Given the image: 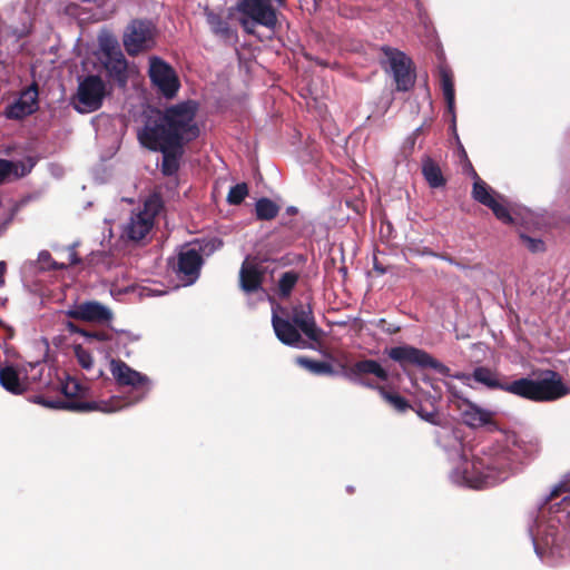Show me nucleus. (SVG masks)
<instances>
[{
    "label": "nucleus",
    "mask_w": 570,
    "mask_h": 570,
    "mask_svg": "<svg viewBox=\"0 0 570 570\" xmlns=\"http://www.w3.org/2000/svg\"><path fill=\"white\" fill-rule=\"evenodd\" d=\"M197 106L195 102H181L166 109L165 112L150 110L144 127L138 131L139 142L155 151H161V171L171 176L179 168L183 145L199 135L195 122Z\"/></svg>",
    "instance_id": "f257e3e1"
},
{
    "label": "nucleus",
    "mask_w": 570,
    "mask_h": 570,
    "mask_svg": "<svg viewBox=\"0 0 570 570\" xmlns=\"http://www.w3.org/2000/svg\"><path fill=\"white\" fill-rule=\"evenodd\" d=\"M510 445H517L513 434L503 435L502 441L473 452L471 458L464 452L450 473L451 481L472 489H483L504 481L519 456Z\"/></svg>",
    "instance_id": "f03ea898"
},
{
    "label": "nucleus",
    "mask_w": 570,
    "mask_h": 570,
    "mask_svg": "<svg viewBox=\"0 0 570 570\" xmlns=\"http://www.w3.org/2000/svg\"><path fill=\"white\" fill-rule=\"evenodd\" d=\"M570 514V484L561 482L554 485L544 503L540 507V515L529 527L534 551L543 559L548 549L552 554L557 544V525Z\"/></svg>",
    "instance_id": "7ed1b4c3"
},
{
    "label": "nucleus",
    "mask_w": 570,
    "mask_h": 570,
    "mask_svg": "<svg viewBox=\"0 0 570 570\" xmlns=\"http://www.w3.org/2000/svg\"><path fill=\"white\" fill-rule=\"evenodd\" d=\"M507 392L534 402H551L570 394L559 373L546 370L534 379H519L509 384Z\"/></svg>",
    "instance_id": "20e7f679"
},
{
    "label": "nucleus",
    "mask_w": 570,
    "mask_h": 570,
    "mask_svg": "<svg viewBox=\"0 0 570 570\" xmlns=\"http://www.w3.org/2000/svg\"><path fill=\"white\" fill-rule=\"evenodd\" d=\"M62 393L68 397L66 401H48L41 399L39 403L47 407L63 409L75 412L100 411L112 413L121 410V401L117 397H110L107 401H82L87 397L88 390L76 379L68 377L61 385Z\"/></svg>",
    "instance_id": "39448f33"
},
{
    "label": "nucleus",
    "mask_w": 570,
    "mask_h": 570,
    "mask_svg": "<svg viewBox=\"0 0 570 570\" xmlns=\"http://www.w3.org/2000/svg\"><path fill=\"white\" fill-rule=\"evenodd\" d=\"M273 2L282 4L283 0H239L235 10L242 13L239 23L247 33H254L257 24L274 29L277 17Z\"/></svg>",
    "instance_id": "423d86ee"
},
{
    "label": "nucleus",
    "mask_w": 570,
    "mask_h": 570,
    "mask_svg": "<svg viewBox=\"0 0 570 570\" xmlns=\"http://www.w3.org/2000/svg\"><path fill=\"white\" fill-rule=\"evenodd\" d=\"M163 207L159 195L149 196L141 208L134 210L124 225L122 236L129 240L144 239L153 229L155 218Z\"/></svg>",
    "instance_id": "0eeeda50"
},
{
    "label": "nucleus",
    "mask_w": 570,
    "mask_h": 570,
    "mask_svg": "<svg viewBox=\"0 0 570 570\" xmlns=\"http://www.w3.org/2000/svg\"><path fill=\"white\" fill-rule=\"evenodd\" d=\"M110 372L118 385L128 386L131 389V396L129 401H121L122 407L135 404L141 401L150 390V380L140 372L131 368L120 360H110Z\"/></svg>",
    "instance_id": "6e6552de"
},
{
    "label": "nucleus",
    "mask_w": 570,
    "mask_h": 570,
    "mask_svg": "<svg viewBox=\"0 0 570 570\" xmlns=\"http://www.w3.org/2000/svg\"><path fill=\"white\" fill-rule=\"evenodd\" d=\"M107 95L108 88L102 78L90 75L79 81L72 106L80 114L94 112L102 106Z\"/></svg>",
    "instance_id": "1a4fd4ad"
},
{
    "label": "nucleus",
    "mask_w": 570,
    "mask_h": 570,
    "mask_svg": "<svg viewBox=\"0 0 570 570\" xmlns=\"http://www.w3.org/2000/svg\"><path fill=\"white\" fill-rule=\"evenodd\" d=\"M220 246V240L213 239L206 243L205 246L191 245L181 248L178 255L177 274L185 286L194 284L199 276L203 264L200 252L209 255Z\"/></svg>",
    "instance_id": "9d476101"
},
{
    "label": "nucleus",
    "mask_w": 570,
    "mask_h": 570,
    "mask_svg": "<svg viewBox=\"0 0 570 570\" xmlns=\"http://www.w3.org/2000/svg\"><path fill=\"white\" fill-rule=\"evenodd\" d=\"M42 371L43 364L40 362L22 367L6 366L0 368V383L7 391L20 394L40 379Z\"/></svg>",
    "instance_id": "9b49d317"
},
{
    "label": "nucleus",
    "mask_w": 570,
    "mask_h": 570,
    "mask_svg": "<svg viewBox=\"0 0 570 570\" xmlns=\"http://www.w3.org/2000/svg\"><path fill=\"white\" fill-rule=\"evenodd\" d=\"M383 63L389 70L400 91H407L414 85V72L412 70L411 59L402 51L390 47L383 49Z\"/></svg>",
    "instance_id": "f8f14e48"
},
{
    "label": "nucleus",
    "mask_w": 570,
    "mask_h": 570,
    "mask_svg": "<svg viewBox=\"0 0 570 570\" xmlns=\"http://www.w3.org/2000/svg\"><path fill=\"white\" fill-rule=\"evenodd\" d=\"M148 75L151 83L164 97L174 98L180 87L179 79L173 67L159 57L149 58Z\"/></svg>",
    "instance_id": "ddd939ff"
},
{
    "label": "nucleus",
    "mask_w": 570,
    "mask_h": 570,
    "mask_svg": "<svg viewBox=\"0 0 570 570\" xmlns=\"http://www.w3.org/2000/svg\"><path fill=\"white\" fill-rule=\"evenodd\" d=\"M155 27L149 21L135 20L128 27L124 35V46L126 51L135 56L141 51L149 50L155 45Z\"/></svg>",
    "instance_id": "4468645a"
},
{
    "label": "nucleus",
    "mask_w": 570,
    "mask_h": 570,
    "mask_svg": "<svg viewBox=\"0 0 570 570\" xmlns=\"http://www.w3.org/2000/svg\"><path fill=\"white\" fill-rule=\"evenodd\" d=\"M468 168L474 178L473 183V198L482 205L492 209L493 214L501 222L509 224L512 222L511 215L502 203V197L495 194L490 186H488L474 171L471 164L468 163Z\"/></svg>",
    "instance_id": "2eb2a0df"
},
{
    "label": "nucleus",
    "mask_w": 570,
    "mask_h": 570,
    "mask_svg": "<svg viewBox=\"0 0 570 570\" xmlns=\"http://www.w3.org/2000/svg\"><path fill=\"white\" fill-rule=\"evenodd\" d=\"M389 356L401 364L410 363L420 367H431L442 375H450V368L429 353L409 345L392 347Z\"/></svg>",
    "instance_id": "dca6fc26"
},
{
    "label": "nucleus",
    "mask_w": 570,
    "mask_h": 570,
    "mask_svg": "<svg viewBox=\"0 0 570 570\" xmlns=\"http://www.w3.org/2000/svg\"><path fill=\"white\" fill-rule=\"evenodd\" d=\"M65 314L73 320L92 323H105L112 317L110 309L96 301L75 304Z\"/></svg>",
    "instance_id": "f3484780"
},
{
    "label": "nucleus",
    "mask_w": 570,
    "mask_h": 570,
    "mask_svg": "<svg viewBox=\"0 0 570 570\" xmlns=\"http://www.w3.org/2000/svg\"><path fill=\"white\" fill-rule=\"evenodd\" d=\"M453 377L460 380L463 384L472 386V381L488 387L507 391L510 383H502L499 373L487 366H478L472 374L458 373Z\"/></svg>",
    "instance_id": "a211bd4d"
},
{
    "label": "nucleus",
    "mask_w": 570,
    "mask_h": 570,
    "mask_svg": "<svg viewBox=\"0 0 570 570\" xmlns=\"http://www.w3.org/2000/svg\"><path fill=\"white\" fill-rule=\"evenodd\" d=\"M463 422L471 428H482L493 424L494 413L483 409L468 400H461L458 403Z\"/></svg>",
    "instance_id": "6ab92c4d"
},
{
    "label": "nucleus",
    "mask_w": 570,
    "mask_h": 570,
    "mask_svg": "<svg viewBox=\"0 0 570 570\" xmlns=\"http://www.w3.org/2000/svg\"><path fill=\"white\" fill-rule=\"evenodd\" d=\"M38 108V90L35 86L24 89L19 98L7 107L6 115L11 119H21L31 115Z\"/></svg>",
    "instance_id": "aec40b11"
},
{
    "label": "nucleus",
    "mask_w": 570,
    "mask_h": 570,
    "mask_svg": "<svg viewBox=\"0 0 570 570\" xmlns=\"http://www.w3.org/2000/svg\"><path fill=\"white\" fill-rule=\"evenodd\" d=\"M232 16V9L227 16L224 12H216L208 9L205 10L206 21L212 32L226 42H232L236 39V32L232 29L228 22Z\"/></svg>",
    "instance_id": "412c9836"
},
{
    "label": "nucleus",
    "mask_w": 570,
    "mask_h": 570,
    "mask_svg": "<svg viewBox=\"0 0 570 570\" xmlns=\"http://www.w3.org/2000/svg\"><path fill=\"white\" fill-rule=\"evenodd\" d=\"M272 324L277 338L282 343L295 347L304 346V341L296 326L289 321L278 317L275 309L273 311Z\"/></svg>",
    "instance_id": "4be33fe9"
},
{
    "label": "nucleus",
    "mask_w": 570,
    "mask_h": 570,
    "mask_svg": "<svg viewBox=\"0 0 570 570\" xmlns=\"http://www.w3.org/2000/svg\"><path fill=\"white\" fill-rule=\"evenodd\" d=\"M263 279V267L261 264L246 258L239 272V283L244 292H257Z\"/></svg>",
    "instance_id": "5701e85b"
},
{
    "label": "nucleus",
    "mask_w": 570,
    "mask_h": 570,
    "mask_svg": "<svg viewBox=\"0 0 570 570\" xmlns=\"http://www.w3.org/2000/svg\"><path fill=\"white\" fill-rule=\"evenodd\" d=\"M33 166L35 161L31 158L26 161L0 159V184L26 176Z\"/></svg>",
    "instance_id": "b1692460"
},
{
    "label": "nucleus",
    "mask_w": 570,
    "mask_h": 570,
    "mask_svg": "<svg viewBox=\"0 0 570 570\" xmlns=\"http://www.w3.org/2000/svg\"><path fill=\"white\" fill-rule=\"evenodd\" d=\"M292 320L297 328L302 331L308 338L316 341L320 335L312 312L303 306L293 309Z\"/></svg>",
    "instance_id": "393cba45"
},
{
    "label": "nucleus",
    "mask_w": 570,
    "mask_h": 570,
    "mask_svg": "<svg viewBox=\"0 0 570 570\" xmlns=\"http://www.w3.org/2000/svg\"><path fill=\"white\" fill-rule=\"evenodd\" d=\"M440 80L444 99L446 101L448 111L451 115L453 128H455V94L452 73L446 68H441Z\"/></svg>",
    "instance_id": "a878e982"
},
{
    "label": "nucleus",
    "mask_w": 570,
    "mask_h": 570,
    "mask_svg": "<svg viewBox=\"0 0 570 570\" xmlns=\"http://www.w3.org/2000/svg\"><path fill=\"white\" fill-rule=\"evenodd\" d=\"M73 351L78 364L88 373L91 379L101 376L102 370L95 365L94 357L87 350H85L81 345H76Z\"/></svg>",
    "instance_id": "bb28decb"
},
{
    "label": "nucleus",
    "mask_w": 570,
    "mask_h": 570,
    "mask_svg": "<svg viewBox=\"0 0 570 570\" xmlns=\"http://www.w3.org/2000/svg\"><path fill=\"white\" fill-rule=\"evenodd\" d=\"M422 173L430 187L438 188L444 185L440 167L430 158H426L422 165Z\"/></svg>",
    "instance_id": "cd10ccee"
},
{
    "label": "nucleus",
    "mask_w": 570,
    "mask_h": 570,
    "mask_svg": "<svg viewBox=\"0 0 570 570\" xmlns=\"http://www.w3.org/2000/svg\"><path fill=\"white\" fill-rule=\"evenodd\" d=\"M352 373L354 374H374L376 377L381 380L387 379V372L376 362L373 360H365L357 362L352 367Z\"/></svg>",
    "instance_id": "c85d7f7f"
},
{
    "label": "nucleus",
    "mask_w": 570,
    "mask_h": 570,
    "mask_svg": "<svg viewBox=\"0 0 570 570\" xmlns=\"http://www.w3.org/2000/svg\"><path fill=\"white\" fill-rule=\"evenodd\" d=\"M255 210L257 218L262 220H271L279 212V207L268 198H261L256 202Z\"/></svg>",
    "instance_id": "c756f323"
},
{
    "label": "nucleus",
    "mask_w": 570,
    "mask_h": 570,
    "mask_svg": "<svg viewBox=\"0 0 570 570\" xmlns=\"http://www.w3.org/2000/svg\"><path fill=\"white\" fill-rule=\"evenodd\" d=\"M296 362H297V364H299L301 366L305 367L306 370H308L309 372H312L314 374L332 373L331 365L325 362L312 361L306 357H297Z\"/></svg>",
    "instance_id": "7c9ffc66"
},
{
    "label": "nucleus",
    "mask_w": 570,
    "mask_h": 570,
    "mask_svg": "<svg viewBox=\"0 0 570 570\" xmlns=\"http://www.w3.org/2000/svg\"><path fill=\"white\" fill-rule=\"evenodd\" d=\"M248 194L247 185L242 183L233 186L227 195V202L229 204H240Z\"/></svg>",
    "instance_id": "2f4dec72"
},
{
    "label": "nucleus",
    "mask_w": 570,
    "mask_h": 570,
    "mask_svg": "<svg viewBox=\"0 0 570 570\" xmlns=\"http://www.w3.org/2000/svg\"><path fill=\"white\" fill-rule=\"evenodd\" d=\"M297 274L294 272H286L282 275L279 282H278V288L283 296H286L289 294L292 288L295 286L297 282Z\"/></svg>",
    "instance_id": "473e14b6"
},
{
    "label": "nucleus",
    "mask_w": 570,
    "mask_h": 570,
    "mask_svg": "<svg viewBox=\"0 0 570 570\" xmlns=\"http://www.w3.org/2000/svg\"><path fill=\"white\" fill-rule=\"evenodd\" d=\"M380 393H381L382 397L387 403H390L395 410L403 412L409 407V404L404 397H402L397 394L389 393V392L384 391L383 389L380 390Z\"/></svg>",
    "instance_id": "72a5a7b5"
},
{
    "label": "nucleus",
    "mask_w": 570,
    "mask_h": 570,
    "mask_svg": "<svg viewBox=\"0 0 570 570\" xmlns=\"http://www.w3.org/2000/svg\"><path fill=\"white\" fill-rule=\"evenodd\" d=\"M521 239L524 246L533 253H539L544 249V244L539 238H532L530 236L521 235Z\"/></svg>",
    "instance_id": "f704fd0d"
},
{
    "label": "nucleus",
    "mask_w": 570,
    "mask_h": 570,
    "mask_svg": "<svg viewBox=\"0 0 570 570\" xmlns=\"http://www.w3.org/2000/svg\"><path fill=\"white\" fill-rule=\"evenodd\" d=\"M81 333L88 338H96L99 341L107 340V335L105 333H87V332H81Z\"/></svg>",
    "instance_id": "c9c22d12"
},
{
    "label": "nucleus",
    "mask_w": 570,
    "mask_h": 570,
    "mask_svg": "<svg viewBox=\"0 0 570 570\" xmlns=\"http://www.w3.org/2000/svg\"><path fill=\"white\" fill-rule=\"evenodd\" d=\"M7 271V265L4 262H0V287L4 285V274Z\"/></svg>",
    "instance_id": "e433bc0d"
},
{
    "label": "nucleus",
    "mask_w": 570,
    "mask_h": 570,
    "mask_svg": "<svg viewBox=\"0 0 570 570\" xmlns=\"http://www.w3.org/2000/svg\"><path fill=\"white\" fill-rule=\"evenodd\" d=\"M420 415H421L425 421L434 422V421H433V419H434V414H433V413H426V414H422V413H420Z\"/></svg>",
    "instance_id": "4c0bfd02"
},
{
    "label": "nucleus",
    "mask_w": 570,
    "mask_h": 570,
    "mask_svg": "<svg viewBox=\"0 0 570 570\" xmlns=\"http://www.w3.org/2000/svg\"><path fill=\"white\" fill-rule=\"evenodd\" d=\"M287 213L291 214V215H294V214L297 213V208L294 207V206H291V207L287 208Z\"/></svg>",
    "instance_id": "58836bf2"
},
{
    "label": "nucleus",
    "mask_w": 570,
    "mask_h": 570,
    "mask_svg": "<svg viewBox=\"0 0 570 570\" xmlns=\"http://www.w3.org/2000/svg\"><path fill=\"white\" fill-rule=\"evenodd\" d=\"M117 66L119 67L120 70L125 69V61L121 60V59H118L117 60Z\"/></svg>",
    "instance_id": "ea45409f"
},
{
    "label": "nucleus",
    "mask_w": 570,
    "mask_h": 570,
    "mask_svg": "<svg viewBox=\"0 0 570 570\" xmlns=\"http://www.w3.org/2000/svg\"><path fill=\"white\" fill-rule=\"evenodd\" d=\"M39 257H40V259H47L49 257V254L43 252V253L40 254Z\"/></svg>",
    "instance_id": "a19ab883"
},
{
    "label": "nucleus",
    "mask_w": 570,
    "mask_h": 570,
    "mask_svg": "<svg viewBox=\"0 0 570 570\" xmlns=\"http://www.w3.org/2000/svg\"><path fill=\"white\" fill-rule=\"evenodd\" d=\"M67 326H68V328H69L70 331H72V332H73V331H76V326H75L72 323H70V322H69V323L67 324Z\"/></svg>",
    "instance_id": "79ce46f5"
},
{
    "label": "nucleus",
    "mask_w": 570,
    "mask_h": 570,
    "mask_svg": "<svg viewBox=\"0 0 570 570\" xmlns=\"http://www.w3.org/2000/svg\"><path fill=\"white\" fill-rule=\"evenodd\" d=\"M461 155L466 158V154H465V150L464 149H461Z\"/></svg>",
    "instance_id": "37998d69"
},
{
    "label": "nucleus",
    "mask_w": 570,
    "mask_h": 570,
    "mask_svg": "<svg viewBox=\"0 0 570 570\" xmlns=\"http://www.w3.org/2000/svg\"><path fill=\"white\" fill-rule=\"evenodd\" d=\"M4 227H0V236L2 235Z\"/></svg>",
    "instance_id": "c03bdc74"
}]
</instances>
